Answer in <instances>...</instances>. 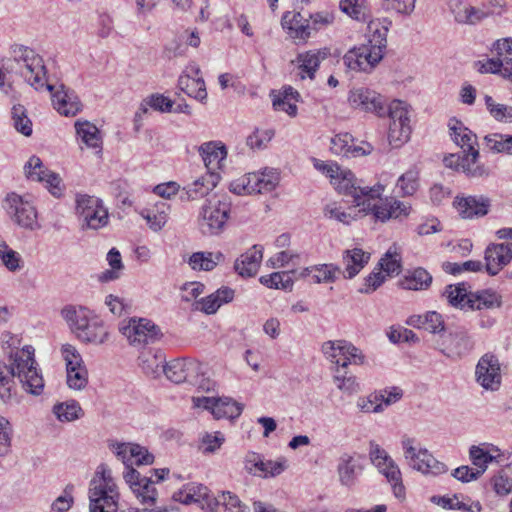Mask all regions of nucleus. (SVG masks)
Segmentation results:
<instances>
[{"label": "nucleus", "mask_w": 512, "mask_h": 512, "mask_svg": "<svg viewBox=\"0 0 512 512\" xmlns=\"http://www.w3.org/2000/svg\"><path fill=\"white\" fill-rule=\"evenodd\" d=\"M382 398L383 395L375 391L367 397H359L356 405L363 413H380L384 410L382 403H380Z\"/></svg>", "instance_id": "nucleus-50"}, {"label": "nucleus", "mask_w": 512, "mask_h": 512, "mask_svg": "<svg viewBox=\"0 0 512 512\" xmlns=\"http://www.w3.org/2000/svg\"><path fill=\"white\" fill-rule=\"evenodd\" d=\"M123 478L141 504H156L158 491L152 476H143L136 469H127L123 472Z\"/></svg>", "instance_id": "nucleus-14"}, {"label": "nucleus", "mask_w": 512, "mask_h": 512, "mask_svg": "<svg viewBox=\"0 0 512 512\" xmlns=\"http://www.w3.org/2000/svg\"><path fill=\"white\" fill-rule=\"evenodd\" d=\"M415 2L416 0H383V7L399 14L410 15L414 11Z\"/></svg>", "instance_id": "nucleus-62"}, {"label": "nucleus", "mask_w": 512, "mask_h": 512, "mask_svg": "<svg viewBox=\"0 0 512 512\" xmlns=\"http://www.w3.org/2000/svg\"><path fill=\"white\" fill-rule=\"evenodd\" d=\"M339 8L355 20L364 19L365 0H340Z\"/></svg>", "instance_id": "nucleus-56"}, {"label": "nucleus", "mask_w": 512, "mask_h": 512, "mask_svg": "<svg viewBox=\"0 0 512 512\" xmlns=\"http://www.w3.org/2000/svg\"><path fill=\"white\" fill-rule=\"evenodd\" d=\"M222 503L230 512H248L249 507L237 495L226 491L222 493Z\"/></svg>", "instance_id": "nucleus-64"}, {"label": "nucleus", "mask_w": 512, "mask_h": 512, "mask_svg": "<svg viewBox=\"0 0 512 512\" xmlns=\"http://www.w3.org/2000/svg\"><path fill=\"white\" fill-rule=\"evenodd\" d=\"M383 189L384 187L380 184L373 187L356 186L353 203L358 207H362L363 211L371 213L373 204H379V200L377 202H375V200L380 196Z\"/></svg>", "instance_id": "nucleus-33"}, {"label": "nucleus", "mask_w": 512, "mask_h": 512, "mask_svg": "<svg viewBox=\"0 0 512 512\" xmlns=\"http://www.w3.org/2000/svg\"><path fill=\"white\" fill-rule=\"evenodd\" d=\"M469 458L476 467V472L480 477L486 472L488 465L492 462L500 463L499 455H493L486 451L481 445H472L469 448Z\"/></svg>", "instance_id": "nucleus-36"}, {"label": "nucleus", "mask_w": 512, "mask_h": 512, "mask_svg": "<svg viewBox=\"0 0 512 512\" xmlns=\"http://www.w3.org/2000/svg\"><path fill=\"white\" fill-rule=\"evenodd\" d=\"M476 381L486 390L496 391L501 384L499 359L493 353H485L476 365Z\"/></svg>", "instance_id": "nucleus-15"}, {"label": "nucleus", "mask_w": 512, "mask_h": 512, "mask_svg": "<svg viewBox=\"0 0 512 512\" xmlns=\"http://www.w3.org/2000/svg\"><path fill=\"white\" fill-rule=\"evenodd\" d=\"M12 120L15 129L24 136L32 134V122L27 116V110L23 105L17 104L12 107Z\"/></svg>", "instance_id": "nucleus-48"}, {"label": "nucleus", "mask_w": 512, "mask_h": 512, "mask_svg": "<svg viewBox=\"0 0 512 512\" xmlns=\"http://www.w3.org/2000/svg\"><path fill=\"white\" fill-rule=\"evenodd\" d=\"M61 314L76 335L77 331H82L94 317L92 312L83 306H67L62 309Z\"/></svg>", "instance_id": "nucleus-30"}, {"label": "nucleus", "mask_w": 512, "mask_h": 512, "mask_svg": "<svg viewBox=\"0 0 512 512\" xmlns=\"http://www.w3.org/2000/svg\"><path fill=\"white\" fill-rule=\"evenodd\" d=\"M166 377L176 383H189L203 391H210L214 388V382L207 374V367L193 359H173L163 367Z\"/></svg>", "instance_id": "nucleus-5"}, {"label": "nucleus", "mask_w": 512, "mask_h": 512, "mask_svg": "<svg viewBox=\"0 0 512 512\" xmlns=\"http://www.w3.org/2000/svg\"><path fill=\"white\" fill-rule=\"evenodd\" d=\"M491 484L499 496H505L512 492V477L505 469H501L491 478Z\"/></svg>", "instance_id": "nucleus-52"}, {"label": "nucleus", "mask_w": 512, "mask_h": 512, "mask_svg": "<svg viewBox=\"0 0 512 512\" xmlns=\"http://www.w3.org/2000/svg\"><path fill=\"white\" fill-rule=\"evenodd\" d=\"M100 479H92L89 488L90 512H117L119 493L110 470L101 466ZM99 474V472H97Z\"/></svg>", "instance_id": "nucleus-6"}, {"label": "nucleus", "mask_w": 512, "mask_h": 512, "mask_svg": "<svg viewBox=\"0 0 512 512\" xmlns=\"http://www.w3.org/2000/svg\"><path fill=\"white\" fill-rule=\"evenodd\" d=\"M379 271H384L387 276L398 275L401 272V257L397 253L396 249L392 251V248H389L388 251L384 254V256L379 260L378 263Z\"/></svg>", "instance_id": "nucleus-49"}, {"label": "nucleus", "mask_w": 512, "mask_h": 512, "mask_svg": "<svg viewBox=\"0 0 512 512\" xmlns=\"http://www.w3.org/2000/svg\"><path fill=\"white\" fill-rule=\"evenodd\" d=\"M410 205L395 200V199H379V204H373L371 213L375 219L385 222L391 218H399L401 216H408L410 212Z\"/></svg>", "instance_id": "nucleus-24"}, {"label": "nucleus", "mask_w": 512, "mask_h": 512, "mask_svg": "<svg viewBox=\"0 0 512 512\" xmlns=\"http://www.w3.org/2000/svg\"><path fill=\"white\" fill-rule=\"evenodd\" d=\"M493 49L504 65L503 78L512 82V38L498 39Z\"/></svg>", "instance_id": "nucleus-39"}, {"label": "nucleus", "mask_w": 512, "mask_h": 512, "mask_svg": "<svg viewBox=\"0 0 512 512\" xmlns=\"http://www.w3.org/2000/svg\"><path fill=\"white\" fill-rule=\"evenodd\" d=\"M397 186L403 195H413L419 187V177L416 170L410 169L398 179Z\"/></svg>", "instance_id": "nucleus-53"}, {"label": "nucleus", "mask_w": 512, "mask_h": 512, "mask_svg": "<svg viewBox=\"0 0 512 512\" xmlns=\"http://www.w3.org/2000/svg\"><path fill=\"white\" fill-rule=\"evenodd\" d=\"M356 463L352 456L344 454L340 458L338 474L340 482L345 486H351L356 478Z\"/></svg>", "instance_id": "nucleus-47"}, {"label": "nucleus", "mask_w": 512, "mask_h": 512, "mask_svg": "<svg viewBox=\"0 0 512 512\" xmlns=\"http://www.w3.org/2000/svg\"><path fill=\"white\" fill-rule=\"evenodd\" d=\"M57 418L64 421H73L80 417L82 409L79 404L75 401L71 403H60L54 406L53 409Z\"/></svg>", "instance_id": "nucleus-51"}, {"label": "nucleus", "mask_w": 512, "mask_h": 512, "mask_svg": "<svg viewBox=\"0 0 512 512\" xmlns=\"http://www.w3.org/2000/svg\"><path fill=\"white\" fill-rule=\"evenodd\" d=\"M383 475L391 483L396 498L402 499L405 496V487L402 483V475L398 465L390 458L382 467H378Z\"/></svg>", "instance_id": "nucleus-38"}, {"label": "nucleus", "mask_w": 512, "mask_h": 512, "mask_svg": "<svg viewBox=\"0 0 512 512\" xmlns=\"http://www.w3.org/2000/svg\"><path fill=\"white\" fill-rule=\"evenodd\" d=\"M415 443L414 438L407 435L402 437L401 445L404 457L411 468L423 474L435 476L447 471V466L444 463L438 461L427 449L417 447Z\"/></svg>", "instance_id": "nucleus-9"}, {"label": "nucleus", "mask_w": 512, "mask_h": 512, "mask_svg": "<svg viewBox=\"0 0 512 512\" xmlns=\"http://www.w3.org/2000/svg\"><path fill=\"white\" fill-rule=\"evenodd\" d=\"M198 152L208 170L215 172L222 167V162L227 157V148L221 141H209L198 147Z\"/></svg>", "instance_id": "nucleus-23"}, {"label": "nucleus", "mask_w": 512, "mask_h": 512, "mask_svg": "<svg viewBox=\"0 0 512 512\" xmlns=\"http://www.w3.org/2000/svg\"><path fill=\"white\" fill-rule=\"evenodd\" d=\"M325 57L326 54L321 53L320 51H308L306 53L299 54L297 56L299 69H301L303 73H306L310 79H313L321 60L325 59Z\"/></svg>", "instance_id": "nucleus-43"}, {"label": "nucleus", "mask_w": 512, "mask_h": 512, "mask_svg": "<svg viewBox=\"0 0 512 512\" xmlns=\"http://www.w3.org/2000/svg\"><path fill=\"white\" fill-rule=\"evenodd\" d=\"M4 203L7 213L17 225L31 231L40 228L35 207L29 201L24 200L22 196L9 193Z\"/></svg>", "instance_id": "nucleus-10"}, {"label": "nucleus", "mask_w": 512, "mask_h": 512, "mask_svg": "<svg viewBox=\"0 0 512 512\" xmlns=\"http://www.w3.org/2000/svg\"><path fill=\"white\" fill-rule=\"evenodd\" d=\"M250 176L254 194L271 192L279 183V174L273 169H265L261 173H250Z\"/></svg>", "instance_id": "nucleus-34"}, {"label": "nucleus", "mask_w": 512, "mask_h": 512, "mask_svg": "<svg viewBox=\"0 0 512 512\" xmlns=\"http://www.w3.org/2000/svg\"><path fill=\"white\" fill-rule=\"evenodd\" d=\"M119 329L133 345L154 343L161 336L159 327L144 318H131L127 324H122Z\"/></svg>", "instance_id": "nucleus-12"}, {"label": "nucleus", "mask_w": 512, "mask_h": 512, "mask_svg": "<svg viewBox=\"0 0 512 512\" xmlns=\"http://www.w3.org/2000/svg\"><path fill=\"white\" fill-rule=\"evenodd\" d=\"M139 365L146 375L158 376L163 372L164 356L161 352L152 353L151 351L143 352L139 356Z\"/></svg>", "instance_id": "nucleus-41"}, {"label": "nucleus", "mask_w": 512, "mask_h": 512, "mask_svg": "<svg viewBox=\"0 0 512 512\" xmlns=\"http://www.w3.org/2000/svg\"><path fill=\"white\" fill-rule=\"evenodd\" d=\"M484 141L489 151L512 155V135L492 133L486 135Z\"/></svg>", "instance_id": "nucleus-44"}, {"label": "nucleus", "mask_w": 512, "mask_h": 512, "mask_svg": "<svg viewBox=\"0 0 512 512\" xmlns=\"http://www.w3.org/2000/svg\"><path fill=\"white\" fill-rule=\"evenodd\" d=\"M350 351L356 352V347L346 341H327L322 345L323 354L334 364L340 356H343V353L350 354Z\"/></svg>", "instance_id": "nucleus-46"}, {"label": "nucleus", "mask_w": 512, "mask_h": 512, "mask_svg": "<svg viewBox=\"0 0 512 512\" xmlns=\"http://www.w3.org/2000/svg\"><path fill=\"white\" fill-rule=\"evenodd\" d=\"M453 206L463 219L481 218L488 214L491 200L484 195L457 196Z\"/></svg>", "instance_id": "nucleus-19"}, {"label": "nucleus", "mask_w": 512, "mask_h": 512, "mask_svg": "<svg viewBox=\"0 0 512 512\" xmlns=\"http://www.w3.org/2000/svg\"><path fill=\"white\" fill-rule=\"evenodd\" d=\"M166 204L161 203L155 209L143 210L140 214L146 220L150 229L155 232L160 231L168 220V215L165 210Z\"/></svg>", "instance_id": "nucleus-45"}, {"label": "nucleus", "mask_w": 512, "mask_h": 512, "mask_svg": "<svg viewBox=\"0 0 512 512\" xmlns=\"http://www.w3.org/2000/svg\"><path fill=\"white\" fill-rule=\"evenodd\" d=\"M432 275L424 268L418 267L408 273L400 281V286L407 290H427L432 284Z\"/></svg>", "instance_id": "nucleus-31"}, {"label": "nucleus", "mask_w": 512, "mask_h": 512, "mask_svg": "<svg viewBox=\"0 0 512 512\" xmlns=\"http://www.w3.org/2000/svg\"><path fill=\"white\" fill-rule=\"evenodd\" d=\"M223 260L221 252H195L189 258V265L193 270L211 271Z\"/></svg>", "instance_id": "nucleus-37"}, {"label": "nucleus", "mask_w": 512, "mask_h": 512, "mask_svg": "<svg viewBox=\"0 0 512 512\" xmlns=\"http://www.w3.org/2000/svg\"><path fill=\"white\" fill-rule=\"evenodd\" d=\"M88 383V372L86 368L71 369L67 372V384L71 389L81 390Z\"/></svg>", "instance_id": "nucleus-60"}, {"label": "nucleus", "mask_w": 512, "mask_h": 512, "mask_svg": "<svg viewBox=\"0 0 512 512\" xmlns=\"http://www.w3.org/2000/svg\"><path fill=\"white\" fill-rule=\"evenodd\" d=\"M77 337L83 342L102 344L106 341L108 332L103 323L98 318L93 317L82 331H77Z\"/></svg>", "instance_id": "nucleus-35"}, {"label": "nucleus", "mask_w": 512, "mask_h": 512, "mask_svg": "<svg viewBox=\"0 0 512 512\" xmlns=\"http://www.w3.org/2000/svg\"><path fill=\"white\" fill-rule=\"evenodd\" d=\"M273 137L274 131L271 129H255V131L247 137L246 144L251 149H264Z\"/></svg>", "instance_id": "nucleus-54"}, {"label": "nucleus", "mask_w": 512, "mask_h": 512, "mask_svg": "<svg viewBox=\"0 0 512 512\" xmlns=\"http://www.w3.org/2000/svg\"><path fill=\"white\" fill-rule=\"evenodd\" d=\"M450 9L455 21L459 24L475 25L488 16L487 13L480 9L464 5L461 0H452L450 2Z\"/></svg>", "instance_id": "nucleus-28"}, {"label": "nucleus", "mask_w": 512, "mask_h": 512, "mask_svg": "<svg viewBox=\"0 0 512 512\" xmlns=\"http://www.w3.org/2000/svg\"><path fill=\"white\" fill-rule=\"evenodd\" d=\"M8 340H3L4 360H0V398L7 401L12 396L15 379L22 389L34 396H39L44 390V379L34 356V348L26 345L19 348L14 344V337L7 334Z\"/></svg>", "instance_id": "nucleus-1"}, {"label": "nucleus", "mask_w": 512, "mask_h": 512, "mask_svg": "<svg viewBox=\"0 0 512 512\" xmlns=\"http://www.w3.org/2000/svg\"><path fill=\"white\" fill-rule=\"evenodd\" d=\"M262 258V246L254 245L251 249L236 259L234 263V269L242 277H252L257 273Z\"/></svg>", "instance_id": "nucleus-26"}, {"label": "nucleus", "mask_w": 512, "mask_h": 512, "mask_svg": "<svg viewBox=\"0 0 512 512\" xmlns=\"http://www.w3.org/2000/svg\"><path fill=\"white\" fill-rule=\"evenodd\" d=\"M455 123L450 124V130L453 140L459 145L463 151V154L471 157L472 163H477L479 158V150L476 148L477 136L471 130L466 128L462 122L453 120Z\"/></svg>", "instance_id": "nucleus-22"}, {"label": "nucleus", "mask_w": 512, "mask_h": 512, "mask_svg": "<svg viewBox=\"0 0 512 512\" xmlns=\"http://www.w3.org/2000/svg\"><path fill=\"white\" fill-rule=\"evenodd\" d=\"M12 428L9 421L0 416V457L8 454L11 446Z\"/></svg>", "instance_id": "nucleus-61"}, {"label": "nucleus", "mask_w": 512, "mask_h": 512, "mask_svg": "<svg viewBox=\"0 0 512 512\" xmlns=\"http://www.w3.org/2000/svg\"><path fill=\"white\" fill-rule=\"evenodd\" d=\"M118 459L127 469H134L133 465H150L154 462V456L147 448L135 443H116L112 445Z\"/></svg>", "instance_id": "nucleus-17"}, {"label": "nucleus", "mask_w": 512, "mask_h": 512, "mask_svg": "<svg viewBox=\"0 0 512 512\" xmlns=\"http://www.w3.org/2000/svg\"><path fill=\"white\" fill-rule=\"evenodd\" d=\"M353 137L352 135L338 134L331 139L330 150L333 154L342 155L348 157L352 148Z\"/></svg>", "instance_id": "nucleus-55"}, {"label": "nucleus", "mask_w": 512, "mask_h": 512, "mask_svg": "<svg viewBox=\"0 0 512 512\" xmlns=\"http://www.w3.org/2000/svg\"><path fill=\"white\" fill-rule=\"evenodd\" d=\"M342 271L334 264H320L305 269L306 275H312L315 283H333Z\"/></svg>", "instance_id": "nucleus-40"}, {"label": "nucleus", "mask_w": 512, "mask_h": 512, "mask_svg": "<svg viewBox=\"0 0 512 512\" xmlns=\"http://www.w3.org/2000/svg\"><path fill=\"white\" fill-rule=\"evenodd\" d=\"M485 269L491 275H497L512 260V243H491L484 252Z\"/></svg>", "instance_id": "nucleus-20"}, {"label": "nucleus", "mask_w": 512, "mask_h": 512, "mask_svg": "<svg viewBox=\"0 0 512 512\" xmlns=\"http://www.w3.org/2000/svg\"><path fill=\"white\" fill-rule=\"evenodd\" d=\"M25 175L28 179L38 182H44L49 192L55 196L62 195L61 178L58 174L51 172L44 167L41 159L37 156H32L24 166Z\"/></svg>", "instance_id": "nucleus-16"}, {"label": "nucleus", "mask_w": 512, "mask_h": 512, "mask_svg": "<svg viewBox=\"0 0 512 512\" xmlns=\"http://www.w3.org/2000/svg\"><path fill=\"white\" fill-rule=\"evenodd\" d=\"M0 258L9 271H16L20 269V255L16 251L10 249L5 243L0 244Z\"/></svg>", "instance_id": "nucleus-59"}, {"label": "nucleus", "mask_w": 512, "mask_h": 512, "mask_svg": "<svg viewBox=\"0 0 512 512\" xmlns=\"http://www.w3.org/2000/svg\"><path fill=\"white\" fill-rule=\"evenodd\" d=\"M348 101L353 108L374 113L378 117H389L388 141L392 147L398 148L408 141L411 127L409 112L404 102L393 100L387 104L384 96L368 88L350 91Z\"/></svg>", "instance_id": "nucleus-3"}, {"label": "nucleus", "mask_w": 512, "mask_h": 512, "mask_svg": "<svg viewBox=\"0 0 512 512\" xmlns=\"http://www.w3.org/2000/svg\"><path fill=\"white\" fill-rule=\"evenodd\" d=\"M179 88L188 96L200 102L207 99V91L202 77H191L189 74H181L178 79Z\"/></svg>", "instance_id": "nucleus-32"}, {"label": "nucleus", "mask_w": 512, "mask_h": 512, "mask_svg": "<svg viewBox=\"0 0 512 512\" xmlns=\"http://www.w3.org/2000/svg\"><path fill=\"white\" fill-rule=\"evenodd\" d=\"M231 205V198L226 194L206 201L198 218L199 229L203 235H218L224 230Z\"/></svg>", "instance_id": "nucleus-7"}, {"label": "nucleus", "mask_w": 512, "mask_h": 512, "mask_svg": "<svg viewBox=\"0 0 512 512\" xmlns=\"http://www.w3.org/2000/svg\"><path fill=\"white\" fill-rule=\"evenodd\" d=\"M386 276L380 271L371 272L365 279L363 287L359 289L362 294H370L377 290L385 281Z\"/></svg>", "instance_id": "nucleus-63"}, {"label": "nucleus", "mask_w": 512, "mask_h": 512, "mask_svg": "<svg viewBox=\"0 0 512 512\" xmlns=\"http://www.w3.org/2000/svg\"><path fill=\"white\" fill-rule=\"evenodd\" d=\"M75 128L77 135L82 139V141L88 146L92 148H101V136L98 128L88 122H79L75 123Z\"/></svg>", "instance_id": "nucleus-42"}, {"label": "nucleus", "mask_w": 512, "mask_h": 512, "mask_svg": "<svg viewBox=\"0 0 512 512\" xmlns=\"http://www.w3.org/2000/svg\"><path fill=\"white\" fill-rule=\"evenodd\" d=\"M370 253L364 252L360 248H353L345 250L343 253V263L345 270L343 271L344 278L352 279L355 277L369 262Z\"/></svg>", "instance_id": "nucleus-29"}, {"label": "nucleus", "mask_w": 512, "mask_h": 512, "mask_svg": "<svg viewBox=\"0 0 512 512\" xmlns=\"http://www.w3.org/2000/svg\"><path fill=\"white\" fill-rule=\"evenodd\" d=\"M448 303L462 310H483L500 308L502 296L492 289H483L469 292L466 283L448 285L443 293Z\"/></svg>", "instance_id": "nucleus-4"}, {"label": "nucleus", "mask_w": 512, "mask_h": 512, "mask_svg": "<svg viewBox=\"0 0 512 512\" xmlns=\"http://www.w3.org/2000/svg\"><path fill=\"white\" fill-rule=\"evenodd\" d=\"M76 211L82 220V227L99 229L108 222V212L98 198L89 195H78Z\"/></svg>", "instance_id": "nucleus-11"}, {"label": "nucleus", "mask_w": 512, "mask_h": 512, "mask_svg": "<svg viewBox=\"0 0 512 512\" xmlns=\"http://www.w3.org/2000/svg\"><path fill=\"white\" fill-rule=\"evenodd\" d=\"M333 184L340 193L354 197L356 183L355 176L351 171L341 172V177L339 176Z\"/></svg>", "instance_id": "nucleus-57"}, {"label": "nucleus", "mask_w": 512, "mask_h": 512, "mask_svg": "<svg viewBox=\"0 0 512 512\" xmlns=\"http://www.w3.org/2000/svg\"><path fill=\"white\" fill-rule=\"evenodd\" d=\"M220 175L216 172H207L185 187L188 200H197L207 196L218 184Z\"/></svg>", "instance_id": "nucleus-27"}, {"label": "nucleus", "mask_w": 512, "mask_h": 512, "mask_svg": "<svg viewBox=\"0 0 512 512\" xmlns=\"http://www.w3.org/2000/svg\"><path fill=\"white\" fill-rule=\"evenodd\" d=\"M235 291L227 286H223L210 295L196 301L195 309L207 315L217 312V310L226 303L234 299Z\"/></svg>", "instance_id": "nucleus-25"}, {"label": "nucleus", "mask_w": 512, "mask_h": 512, "mask_svg": "<svg viewBox=\"0 0 512 512\" xmlns=\"http://www.w3.org/2000/svg\"><path fill=\"white\" fill-rule=\"evenodd\" d=\"M444 165L448 168L461 170L470 178H484L490 174L489 168L483 164L472 163L469 155L450 154L443 159Z\"/></svg>", "instance_id": "nucleus-21"}, {"label": "nucleus", "mask_w": 512, "mask_h": 512, "mask_svg": "<svg viewBox=\"0 0 512 512\" xmlns=\"http://www.w3.org/2000/svg\"><path fill=\"white\" fill-rule=\"evenodd\" d=\"M437 348L447 358L458 360L473 350L474 341L467 331L457 330L440 336Z\"/></svg>", "instance_id": "nucleus-13"}, {"label": "nucleus", "mask_w": 512, "mask_h": 512, "mask_svg": "<svg viewBox=\"0 0 512 512\" xmlns=\"http://www.w3.org/2000/svg\"><path fill=\"white\" fill-rule=\"evenodd\" d=\"M368 29L372 33L368 40V45L354 47L360 63V71L363 72H370L376 66L383 58L384 50L387 46V25L382 26L380 29L378 22L371 21L368 24Z\"/></svg>", "instance_id": "nucleus-8"}, {"label": "nucleus", "mask_w": 512, "mask_h": 512, "mask_svg": "<svg viewBox=\"0 0 512 512\" xmlns=\"http://www.w3.org/2000/svg\"><path fill=\"white\" fill-rule=\"evenodd\" d=\"M19 58L8 59L3 62L2 69L6 73L20 74L25 81L36 90L45 88L52 95L54 108L65 116H74L81 110V103L72 91L64 84L58 87L51 84L46 78V69L41 56L27 47L20 48Z\"/></svg>", "instance_id": "nucleus-2"}, {"label": "nucleus", "mask_w": 512, "mask_h": 512, "mask_svg": "<svg viewBox=\"0 0 512 512\" xmlns=\"http://www.w3.org/2000/svg\"><path fill=\"white\" fill-rule=\"evenodd\" d=\"M61 351L63 358L66 361L67 372H69L71 367L73 368V370H77V368H85V366L83 365L82 357L74 346L70 344H65L62 346Z\"/></svg>", "instance_id": "nucleus-58"}, {"label": "nucleus", "mask_w": 512, "mask_h": 512, "mask_svg": "<svg viewBox=\"0 0 512 512\" xmlns=\"http://www.w3.org/2000/svg\"><path fill=\"white\" fill-rule=\"evenodd\" d=\"M195 404L198 407H203L207 410H211V413L216 419L238 418L242 411L243 405L232 400L231 398H210V397H198L194 399Z\"/></svg>", "instance_id": "nucleus-18"}]
</instances>
